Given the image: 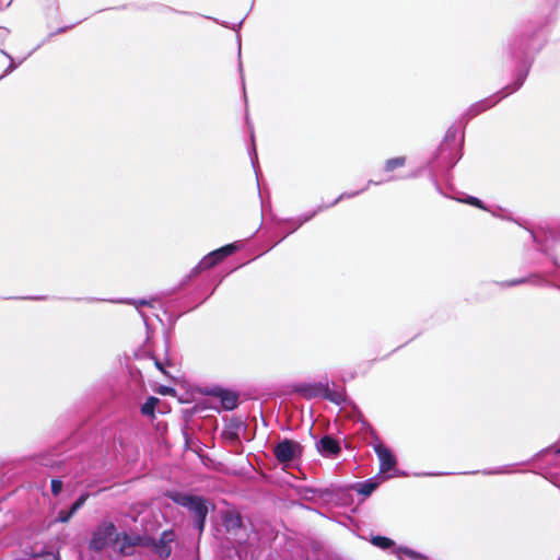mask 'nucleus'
I'll return each mask as SVG.
<instances>
[{
	"label": "nucleus",
	"instance_id": "f257e3e1",
	"mask_svg": "<svg viewBox=\"0 0 560 560\" xmlns=\"http://www.w3.org/2000/svg\"><path fill=\"white\" fill-rule=\"evenodd\" d=\"M463 135L457 127L447 129L443 142L428 162L430 167L436 172H445L453 167L462 156Z\"/></svg>",
	"mask_w": 560,
	"mask_h": 560
},
{
	"label": "nucleus",
	"instance_id": "f03ea898",
	"mask_svg": "<svg viewBox=\"0 0 560 560\" xmlns=\"http://www.w3.org/2000/svg\"><path fill=\"white\" fill-rule=\"evenodd\" d=\"M168 498L176 504L186 508L195 520V526L201 534L205 528L206 517L208 514L207 501L198 495L185 492H170Z\"/></svg>",
	"mask_w": 560,
	"mask_h": 560
},
{
	"label": "nucleus",
	"instance_id": "7ed1b4c3",
	"mask_svg": "<svg viewBox=\"0 0 560 560\" xmlns=\"http://www.w3.org/2000/svg\"><path fill=\"white\" fill-rule=\"evenodd\" d=\"M119 534L114 524H101L93 533L90 541V548L94 551H101L113 542H116Z\"/></svg>",
	"mask_w": 560,
	"mask_h": 560
},
{
	"label": "nucleus",
	"instance_id": "20e7f679",
	"mask_svg": "<svg viewBox=\"0 0 560 560\" xmlns=\"http://www.w3.org/2000/svg\"><path fill=\"white\" fill-rule=\"evenodd\" d=\"M237 248V245L235 243L225 245L219 249H215L205 256L201 261L198 264V266L194 269V272L197 273L199 271H203L206 269H209L213 266H215L218 262L223 260L225 257L234 253Z\"/></svg>",
	"mask_w": 560,
	"mask_h": 560
},
{
	"label": "nucleus",
	"instance_id": "39448f33",
	"mask_svg": "<svg viewBox=\"0 0 560 560\" xmlns=\"http://www.w3.org/2000/svg\"><path fill=\"white\" fill-rule=\"evenodd\" d=\"M374 451L380 460V477L389 476L387 475L389 471L394 470L396 468V458L384 444L381 442H377L373 445Z\"/></svg>",
	"mask_w": 560,
	"mask_h": 560
},
{
	"label": "nucleus",
	"instance_id": "423d86ee",
	"mask_svg": "<svg viewBox=\"0 0 560 560\" xmlns=\"http://www.w3.org/2000/svg\"><path fill=\"white\" fill-rule=\"evenodd\" d=\"M273 453L280 463H288L301 454V446L298 442L283 440L275 446Z\"/></svg>",
	"mask_w": 560,
	"mask_h": 560
},
{
	"label": "nucleus",
	"instance_id": "0eeeda50",
	"mask_svg": "<svg viewBox=\"0 0 560 560\" xmlns=\"http://www.w3.org/2000/svg\"><path fill=\"white\" fill-rule=\"evenodd\" d=\"M317 450L325 456H334L340 452V446L336 440L326 435L317 443Z\"/></svg>",
	"mask_w": 560,
	"mask_h": 560
},
{
	"label": "nucleus",
	"instance_id": "6e6552de",
	"mask_svg": "<svg viewBox=\"0 0 560 560\" xmlns=\"http://www.w3.org/2000/svg\"><path fill=\"white\" fill-rule=\"evenodd\" d=\"M388 478H389V476H385V477L377 476V477L369 479L366 481L357 483L355 489L360 494H362L364 497H369L378 487V485L383 480L388 479Z\"/></svg>",
	"mask_w": 560,
	"mask_h": 560
},
{
	"label": "nucleus",
	"instance_id": "1a4fd4ad",
	"mask_svg": "<svg viewBox=\"0 0 560 560\" xmlns=\"http://www.w3.org/2000/svg\"><path fill=\"white\" fill-rule=\"evenodd\" d=\"M500 98H498L495 95L493 96H490L488 98H485L476 104H474L470 108H469V114L470 116H476L478 115L479 113L488 109V108H491L492 106H494L498 102H499Z\"/></svg>",
	"mask_w": 560,
	"mask_h": 560
},
{
	"label": "nucleus",
	"instance_id": "9d476101",
	"mask_svg": "<svg viewBox=\"0 0 560 560\" xmlns=\"http://www.w3.org/2000/svg\"><path fill=\"white\" fill-rule=\"evenodd\" d=\"M220 399L225 410H233L237 405V395L232 392L221 390Z\"/></svg>",
	"mask_w": 560,
	"mask_h": 560
},
{
	"label": "nucleus",
	"instance_id": "9b49d317",
	"mask_svg": "<svg viewBox=\"0 0 560 560\" xmlns=\"http://www.w3.org/2000/svg\"><path fill=\"white\" fill-rule=\"evenodd\" d=\"M371 544L380 549L386 550L395 547V541L385 536H372Z\"/></svg>",
	"mask_w": 560,
	"mask_h": 560
},
{
	"label": "nucleus",
	"instance_id": "f8f14e48",
	"mask_svg": "<svg viewBox=\"0 0 560 560\" xmlns=\"http://www.w3.org/2000/svg\"><path fill=\"white\" fill-rule=\"evenodd\" d=\"M406 164V158L405 156H397L393 159H388L385 162V171L386 172H393L394 170L398 167H402Z\"/></svg>",
	"mask_w": 560,
	"mask_h": 560
},
{
	"label": "nucleus",
	"instance_id": "ddd939ff",
	"mask_svg": "<svg viewBox=\"0 0 560 560\" xmlns=\"http://www.w3.org/2000/svg\"><path fill=\"white\" fill-rule=\"evenodd\" d=\"M527 72H528V69L525 72L520 73L516 81L513 83V86H506L503 90V92H504L503 95L500 98L505 97L508 94L513 93L514 91L518 90L522 86V84L524 83Z\"/></svg>",
	"mask_w": 560,
	"mask_h": 560
},
{
	"label": "nucleus",
	"instance_id": "4468645a",
	"mask_svg": "<svg viewBox=\"0 0 560 560\" xmlns=\"http://www.w3.org/2000/svg\"><path fill=\"white\" fill-rule=\"evenodd\" d=\"M395 552L399 556L400 560H404L401 556H406L411 560H420V555L407 547H397Z\"/></svg>",
	"mask_w": 560,
	"mask_h": 560
},
{
	"label": "nucleus",
	"instance_id": "2eb2a0df",
	"mask_svg": "<svg viewBox=\"0 0 560 560\" xmlns=\"http://www.w3.org/2000/svg\"><path fill=\"white\" fill-rule=\"evenodd\" d=\"M330 401L340 405L345 401V394L342 390H326L325 395Z\"/></svg>",
	"mask_w": 560,
	"mask_h": 560
},
{
	"label": "nucleus",
	"instance_id": "dca6fc26",
	"mask_svg": "<svg viewBox=\"0 0 560 560\" xmlns=\"http://www.w3.org/2000/svg\"><path fill=\"white\" fill-rule=\"evenodd\" d=\"M224 525L229 530L238 528L241 526V518L237 515L228 514L224 517Z\"/></svg>",
	"mask_w": 560,
	"mask_h": 560
},
{
	"label": "nucleus",
	"instance_id": "f3484780",
	"mask_svg": "<svg viewBox=\"0 0 560 560\" xmlns=\"http://www.w3.org/2000/svg\"><path fill=\"white\" fill-rule=\"evenodd\" d=\"M155 547V551L156 553L161 557V558H168L172 553V547L171 545H167V544H160V542H156L154 545Z\"/></svg>",
	"mask_w": 560,
	"mask_h": 560
},
{
	"label": "nucleus",
	"instance_id": "a211bd4d",
	"mask_svg": "<svg viewBox=\"0 0 560 560\" xmlns=\"http://www.w3.org/2000/svg\"><path fill=\"white\" fill-rule=\"evenodd\" d=\"M158 401L156 398L154 397H151L147 400L145 404H143V406L141 407V411L143 415H152L153 413V410H154V405L155 402Z\"/></svg>",
	"mask_w": 560,
	"mask_h": 560
},
{
	"label": "nucleus",
	"instance_id": "6ab92c4d",
	"mask_svg": "<svg viewBox=\"0 0 560 560\" xmlns=\"http://www.w3.org/2000/svg\"><path fill=\"white\" fill-rule=\"evenodd\" d=\"M174 539H175V534L171 530L170 532L165 530V532H163V534L158 542L171 545L174 541Z\"/></svg>",
	"mask_w": 560,
	"mask_h": 560
},
{
	"label": "nucleus",
	"instance_id": "aec40b11",
	"mask_svg": "<svg viewBox=\"0 0 560 560\" xmlns=\"http://www.w3.org/2000/svg\"><path fill=\"white\" fill-rule=\"evenodd\" d=\"M119 303H129L133 306H136L137 310H139L141 306L149 305V302L147 300H120Z\"/></svg>",
	"mask_w": 560,
	"mask_h": 560
},
{
	"label": "nucleus",
	"instance_id": "412c9836",
	"mask_svg": "<svg viewBox=\"0 0 560 560\" xmlns=\"http://www.w3.org/2000/svg\"><path fill=\"white\" fill-rule=\"evenodd\" d=\"M86 501V497L85 495H81L72 505H71V513H75L79 509H81L83 506V504L85 503Z\"/></svg>",
	"mask_w": 560,
	"mask_h": 560
},
{
	"label": "nucleus",
	"instance_id": "4be33fe9",
	"mask_svg": "<svg viewBox=\"0 0 560 560\" xmlns=\"http://www.w3.org/2000/svg\"><path fill=\"white\" fill-rule=\"evenodd\" d=\"M132 544L128 540V538L125 536L124 538V542L120 547V552L122 555H130V548H131Z\"/></svg>",
	"mask_w": 560,
	"mask_h": 560
},
{
	"label": "nucleus",
	"instance_id": "5701e85b",
	"mask_svg": "<svg viewBox=\"0 0 560 560\" xmlns=\"http://www.w3.org/2000/svg\"><path fill=\"white\" fill-rule=\"evenodd\" d=\"M62 489V482L60 480H52L51 481V491L55 495L59 494V492Z\"/></svg>",
	"mask_w": 560,
	"mask_h": 560
},
{
	"label": "nucleus",
	"instance_id": "b1692460",
	"mask_svg": "<svg viewBox=\"0 0 560 560\" xmlns=\"http://www.w3.org/2000/svg\"><path fill=\"white\" fill-rule=\"evenodd\" d=\"M466 202L471 205V206H475V207H478V208H481V209H486L485 206L482 205V202L476 198V197H468L466 199Z\"/></svg>",
	"mask_w": 560,
	"mask_h": 560
},
{
	"label": "nucleus",
	"instance_id": "393cba45",
	"mask_svg": "<svg viewBox=\"0 0 560 560\" xmlns=\"http://www.w3.org/2000/svg\"><path fill=\"white\" fill-rule=\"evenodd\" d=\"M73 516V513L69 510L68 512H60L59 513V521L62 523H67L70 521V518Z\"/></svg>",
	"mask_w": 560,
	"mask_h": 560
},
{
	"label": "nucleus",
	"instance_id": "a878e982",
	"mask_svg": "<svg viewBox=\"0 0 560 560\" xmlns=\"http://www.w3.org/2000/svg\"><path fill=\"white\" fill-rule=\"evenodd\" d=\"M359 194V191H355V192H351V194H348V192H343L332 203L331 206L336 205L338 201L345 199V198H351V197H354Z\"/></svg>",
	"mask_w": 560,
	"mask_h": 560
},
{
	"label": "nucleus",
	"instance_id": "bb28decb",
	"mask_svg": "<svg viewBox=\"0 0 560 560\" xmlns=\"http://www.w3.org/2000/svg\"><path fill=\"white\" fill-rule=\"evenodd\" d=\"M2 54L5 55L10 60H12L11 56L9 54H7L5 51H2ZM15 68H16V65L13 63V61H11L10 66L4 71V74H8V73L12 72Z\"/></svg>",
	"mask_w": 560,
	"mask_h": 560
},
{
	"label": "nucleus",
	"instance_id": "cd10ccee",
	"mask_svg": "<svg viewBox=\"0 0 560 560\" xmlns=\"http://www.w3.org/2000/svg\"><path fill=\"white\" fill-rule=\"evenodd\" d=\"M505 472H508V470H505V469H498V470L489 471L488 474H505Z\"/></svg>",
	"mask_w": 560,
	"mask_h": 560
},
{
	"label": "nucleus",
	"instance_id": "c85d7f7f",
	"mask_svg": "<svg viewBox=\"0 0 560 560\" xmlns=\"http://www.w3.org/2000/svg\"><path fill=\"white\" fill-rule=\"evenodd\" d=\"M315 213H313L310 217H305L302 221H300L299 225L303 224L304 222L308 221Z\"/></svg>",
	"mask_w": 560,
	"mask_h": 560
},
{
	"label": "nucleus",
	"instance_id": "c756f323",
	"mask_svg": "<svg viewBox=\"0 0 560 560\" xmlns=\"http://www.w3.org/2000/svg\"><path fill=\"white\" fill-rule=\"evenodd\" d=\"M522 282H523V280H515V281L511 282V285L520 284Z\"/></svg>",
	"mask_w": 560,
	"mask_h": 560
},
{
	"label": "nucleus",
	"instance_id": "7c9ffc66",
	"mask_svg": "<svg viewBox=\"0 0 560 560\" xmlns=\"http://www.w3.org/2000/svg\"><path fill=\"white\" fill-rule=\"evenodd\" d=\"M155 365L158 369L162 370L161 363L159 361H155Z\"/></svg>",
	"mask_w": 560,
	"mask_h": 560
},
{
	"label": "nucleus",
	"instance_id": "2f4dec72",
	"mask_svg": "<svg viewBox=\"0 0 560 560\" xmlns=\"http://www.w3.org/2000/svg\"><path fill=\"white\" fill-rule=\"evenodd\" d=\"M370 184L378 185L380 183L378 182L369 180L368 185H370Z\"/></svg>",
	"mask_w": 560,
	"mask_h": 560
},
{
	"label": "nucleus",
	"instance_id": "473e14b6",
	"mask_svg": "<svg viewBox=\"0 0 560 560\" xmlns=\"http://www.w3.org/2000/svg\"><path fill=\"white\" fill-rule=\"evenodd\" d=\"M45 560H56V559L54 557H49V558H47Z\"/></svg>",
	"mask_w": 560,
	"mask_h": 560
}]
</instances>
